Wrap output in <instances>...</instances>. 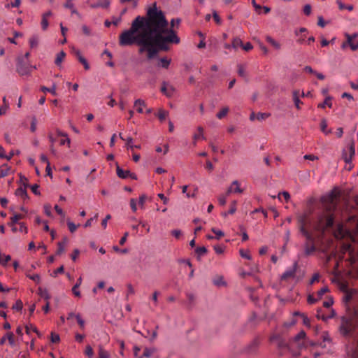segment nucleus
Returning <instances> with one entry per match:
<instances>
[{"label":"nucleus","mask_w":358,"mask_h":358,"mask_svg":"<svg viewBox=\"0 0 358 358\" xmlns=\"http://www.w3.org/2000/svg\"><path fill=\"white\" fill-rule=\"evenodd\" d=\"M24 216L21 214H15L13 217H10V222L13 224H19L18 221L22 219Z\"/></svg>","instance_id":"nucleus-38"},{"label":"nucleus","mask_w":358,"mask_h":358,"mask_svg":"<svg viewBox=\"0 0 358 358\" xmlns=\"http://www.w3.org/2000/svg\"><path fill=\"white\" fill-rule=\"evenodd\" d=\"M334 236L338 239L347 238L352 242L358 241V222L353 233L350 232L343 225L338 224L334 231Z\"/></svg>","instance_id":"nucleus-2"},{"label":"nucleus","mask_w":358,"mask_h":358,"mask_svg":"<svg viewBox=\"0 0 358 358\" xmlns=\"http://www.w3.org/2000/svg\"><path fill=\"white\" fill-rule=\"evenodd\" d=\"M293 100L295 104V106L297 109H300V103L301 101L299 99V92L297 90H295L293 92Z\"/></svg>","instance_id":"nucleus-23"},{"label":"nucleus","mask_w":358,"mask_h":358,"mask_svg":"<svg viewBox=\"0 0 358 358\" xmlns=\"http://www.w3.org/2000/svg\"><path fill=\"white\" fill-rule=\"evenodd\" d=\"M306 337V332L304 331H301L294 338V341L296 343H299L301 340H304ZM299 345L300 346L301 344L299 343Z\"/></svg>","instance_id":"nucleus-30"},{"label":"nucleus","mask_w":358,"mask_h":358,"mask_svg":"<svg viewBox=\"0 0 358 358\" xmlns=\"http://www.w3.org/2000/svg\"><path fill=\"white\" fill-rule=\"evenodd\" d=\"M326 106L329 108L332 107L331 97L329 96L325 98L323 103L318 104V107L321 108H324Z\"/></svg>","instance_id":"nucleus-24"},{"label":"nucleus","mask_w":358,"mask_h":358,"mask_svg":"<svg viewBox=\"0 0 358 358\" xmlns=\"http://www.w3.org/2000/svg\"><path fill=\"white\" fill-rule=\"evenodd\" d=\"M193 138H194V143H193L194 145H196V141H198L199 139H205V136L203 135V129L202 127H198V132L193 136Z\"/></svg>","instance_id":"nucleus-15"},{"label":"nucleus","mask_w":358,"mask_h":358,"mask_svg":"<svg viewBox=\"0 0 358 358\" xmlns=\"http://www.w3.org/2000/svg\"><path fill=\"white\" fill-rule=\"evenodd\" d=\"M20 225L19 231L27 234L28 231L27 227L25 226V224L23 222H20L18 224Z\"/></svg>","instance_id":"nucleus-64"},{"label":"nucleus","mask_w":358,"mask_h":358,"mask_svg":"<svg viewBox=\"0 0 358 358\" xmlns=\"http://www.w3.org/2000/svg\"><path fill=\"white\" fill-rule=\"evenodd\" d=\"M134 107L136 108V110L139 113L143 112V108L145 107V102L144 100L138 99L134 101Z\"/></svg>","instance_id":"nucleus-13"},{"label":"nucleus","mask_w":358,"mask_h":358,"mask_svg":"<svg viewBox=\"0 0 358 358\" xmlns=\"http://www.w3.org/2000/svg\"><path fill=\"white\" fill-rule=\"evenodd\" d=\"M126 141H127V149H133L134 148H138V149L141 148V145H132L133 139H132L131 137H128L126 139Z\"/></svg>","instance_id":"nucleus-35"},{"label":"nucleus","mask_w":358,"mask_h":358,"mask_svg":"<svg viewBox=\"0 0 358 358\" xmlns=\"http://www.w3.org/2000/svg\"><path fill=\"white\" fill-rule=\"evenodd\" d=\"M239 253H240V255L243 257V258H245L247 259H251V255L250 254V252L249 250H245L243 249H241L239 250Z\"/></svg>","instance_id":"nucleus-40"},{"label":"nucleus","mask_w":358,"mask_h":358,"mask_svg":"<svg viewBox=\"0 0 358 358\" xmlns=\"http://www.w3.org/2000/svg\"><path fill=\"white\" fill-rule=\"evenodd\" d=\"M299 222L300 223V231L301 233L308 240L311 238L310 235L309 233L306 231L305 229V224H306V216H301L299 219Z\"/></svg>","instance_id":"nucleus-9"},{"label":"nucleus","mask_w":358,"mask_h":358,"mask_svg":"<svg viewBox=\"0 0 358 358\" xmlns=\"http://www.w3.org/2000/svg\"><path fill=\"white\" fill-rule=\"evenodd\" d=\"M116 173L119 178L122 179H126L129 178L130 175V171L128 170H123L121 169L117 164L116 168Z\"/></svg>","instance_id":"nucleus-12"},{"label":"nucleus","mask_w":358,"mask_h":358,"mask_svg":"<svg viewBox=\"0 0 358 358\" xmlns=\"http://www.w3.org/2000/svg\"><path fill=\"white\" fill-rule=\"evenodd\" d=\"M6 339H8L9 344L10 346H14L15 345L14 334L13 332L10 331L6 334Z\"/></svg>","instance_id":"nucleus-34"},{"label":"nucleus","mask_w":358,"mask_h":358,"mask_svg":"<svg viewBox=\"0 0 358 358\" xmlns=\"http://www.w3.org/2000/svg\"><path fill=\"white\" fill-rule=\"evenodd\" d=\"M307 31H308V30L305 27H301L300 29H296L294 31V34H295L296 36L298 38L296 42L299 44L304 43L306 38V35L303 34L306 33Z\"/></svg>","instance_id":"nucleus-6"},{"label":"nucleus","mask_w":358,"mask_h":358,"mask_svg":"<svg viewBox=\"0 0 358 358\" xmlns=\"http://www.w3.org/2000/svg\"><path fill=\"white\" fill-rule=\"evenodd\" d=\"M243 189L240 187V183L238 180H234L232 182L231 186L227 189V194L231 193H242Z\"/></svg>","instance_id":"nucleus-10"},{"label":"nucleus","mask_w":358,"mask_h":358,"mask_svg":"<svg viewBox=\"0 0 358 358\" xmlns=\"http://www.w3.org/2000/svg\"><path fill=\"white\" fill-rule=\"evenodd\" d=\"M168 21L163 12L155 3L147 10V16H137L131 22V27L124 30L119 36L121 46L136 44L139 52H147L148 58H153L159 50H168L169 43L178 44L180 38L176 32L168 29Z\"/></svg>","instance_id":"nucleus-1"},{"label":"nucleus","mask_w":358,"mask_h":358,"mask_svg":"<svg viewBox=\"0 0 358 358\" xmlns=\"http://www.w3.org/2000/svg\"><path fill=\"white\" fill-rule=\"evenodd\" d=\"M329 291V289L327 287H322V289H320L318 292H317V295H318V297L319 299L322 298V296Z\"/></svg>","instance_id":"nucleus-62"},{"label":"nucleus","mask_w":358,"mask_h":358,"mask_svg":"<svg viewBox=\"0 0 358 358\" xmlns=\"http://www.w3.org/2000/svg\"><path fill=\"white\" fill-rule=\"evenodd\" d=\"M67 243H68V238L66 237L64 238L62 242H59L58 243V244H57L58 245V248H57V255H61V254H62L64 252L65 246H66Z\"/></svg>","instance_id":"nucleus-16"},{"label":"nucleus","mask_w":358,"mask_h":358,"mask_svg":"<svg viewBox=\"0 0 358 358\" xmlns=\"http://www.w3.org/2000/svg\"><path fill=\"white\" fill-rule=\"evenodd\" d=\"M85 354L89 357L92 358L94 355V351L90 345H87L85 348Z\"/></svg>","instance_id":"nucleus-43"},{"label":"nucleus","mask_w":358,"mask_h":358,"mask_svg":"<svg viewBox=\"0 0 358 358\" xmlns=\"http://www.w3.org/2000/svg\"><path fill=\"white\" fill-rule=\"evenodd\" d=\"M27 334H30L31 331L37 334L38 337L41 336V334L38 331L37 328L32 324L29 323L25 326Z\"/></svg>","instance_id":"nucleus-17"},{"label":"nucleus","mask_w":358,"mask_h":358,"mask_svg":"<svg viewBox=\"0 0 358 358\" xmlns=\"http://www.w3.org/2000/svg\"><path fill=\"white\" fill-rule=\"evenodd\" d=\"M155 350V348H145L142 357L140 358L150 357L154 353Z\"/></svg>","instance_id":"nucleus-39"},{"label":"nucleus","mask_w":358,"mask_h":358,"mask_svg":"<svg viewBox=\"0 0 358 358\" xmlns=\"http://www.w3.org/2000/svg\"><path fill=\"white\" fill-rule=\"evenodd\" d=\"M81 283H82V278L80 277L78 279L76 284L72 288V292H73V294L76 296H80V292L78 290V288L80 286Z\"/></svg>","instance_id":"nucleus-21"},{"label":"nucleus","mask_w":358,"mask_h":358,"mask_svg":"<svg viewBox=\"0 0 358 358\" xmlns=\"http://www.w3.org/2000/svg\"><path fill=\"white\" fill-rule=\"evenodd\" d=\"M67 225L69 227V229L71 233H73L77 229L79 225H76L72 221L70 220H67Z\"/></svg>","instance_id":"nucleus-41"},{"label":"nucleus","mask_w":358,"mask_h":358,"mask_svg":"<svg viewBox=\"0 0 358 358\" xmlns=\"http://www.w3.org/2000/svg\"><path fill=\"white\" fill-rule=\"evenodd\" d=\"M266 41L268 42L275 49L280 50V44L275 41L273 38H272L271 36L266 37Z\"/></svg>","instance_id":"nucleus-28"},{"label":"nucleus","mask_w":358,"mask_h":358,"mask_svg":"<svg viewBox=\"0 0 358 358\" xmlns=\"http://www.w3.org/2000/svg\"><path fill=\"white\" fill-rule=\"evenodd\" d=\"M333 223H334V217H332V215H328L327 219H326V227H329L333 225Z\"/></svg>","instance_id":"nucleus-56"},{"label":"nucleus","mask_w":358,"mask_h":358,"mask_svg":"<svg viewBox=\"0 0 358 358\" xmlns=\"http://www.w3.org/2000/svg\"><path fill=\"white\" fill-rule=\"evenodd\" d=\"M281 194L283 196V197H284L285 200L286 201V202H288L289 201V199H290V194H289L288 192L284 191V192H282L281 193H279L278 196V198L279 199H280V195Z\"/></svg>","instance_id":"nucleus-52"},{"label":"nucleus","mask_w":358,"mask_h":358,"mask_svg":"<svg viewBox=\"0 0 358 358\" xmlns=\"http://www.w3.org/2000/svg\"><path fill=\"white\" fill-rule=\"evenodd\" d=\"M196 252L199 255H203L207 252V250L205 247H199L196 249Z\"/></svg>","instance_id":"nucleus-58"},{"label":"nucleus","mask_w":358,"mask_h":358,"mask_svg":"<svg viewBox=\"0 0 358 358\" xmlns=\"http://www.w3.org/2000/svg\"><path fill=\"white\" fill-rule=\"evenodd\" d=\"M227 195V194L226 195H220L218 197V201L220 205L224 206L226 204Z\"/></svg>","instance_id":"nucleus-55"},{"label":"nucleus","mask_w":358,"mask_h":358,"mask_svg":"<svg viewBox=\"0 0 358 358\" xmlns=\"http://www.w3.org/2000/svg\"><path fill=\"white\" fill-rule=\"evenodd\" d=\"M15 194L17 196H27V192H26L25 189H24L22 187H20L16 189Z\"/></svg>","instance_id":"nucleus-50"},{"label":"nucleus","mask_w":358,"mask_h":358,"mask_svg":"<svg viewBox=\"0 0 358 358\" xmlns=\"http://www.w3.org/2000/svg\"><path fill=\"white\" fill-rule=\"evenodd\" d=\"M147 196L145 194H141L138 199V204L141 208H144L145 203L146 201Z\"/></svg>","instance_id":"nucleus-44"},{"label":"nucleus","mask_w":358,"mask_h":358,"mask_svg":"<svg viewBox=\"0 0 358 358\" xmlns=\"http://www.w3.org/2000/svg\"><path fill=\"white\" fill-rule=\"evenodd\" d=\"M324 207L328 212L334 210L337 205V195L335 192H331L329 194L325 196L322 199Z\"/></svg>","instance_id":"nucleus-3"},{"label":"nucleus","mask_w":358,"mask_h":358,"mask_svg":"<svg viewBox=\"0 0 358 358\" xmlns=\"http://www.w3.org/2000/svg\"><path fill=\"white\" fill-rule=\"evenodd\" d=\"M297 268V263L295 262L292 266V268H290L285 271L281 275L282 280H287L289 278L294 277V274L296 271Z\"/></svg>","instance_id":"nucleus-8"},{"label":"nucleus","mask_w":358,"mask_h":358,"mask_svg":"<svg viewBox=\"0 0 358 358\" xmlns=\"http://www.w3.org/2000/svg\"><path fill=\"white\" fill-rule=\"evenodd\" d=\"M72 1L73 0H67L64 4V7L71 9L72 14L79 15L77 10L74 8V5L72 3Z\"/></svg>","instance_id":"nucleus-25"},{"label":"nucleus","mask_w":358,"mask_h":358,"mask_svg":"<svg viewBox=\"0 0 358 358\" xmlns=\"http://www.w3.org/2000/svg\"><path fill=\"white\" fill-rule=\"evenodd\" d=\"M215 252L217 255L223 254L225 251L226 247L224 245H217L213 247Z\"/></svg>","instance_id":"nucleus-36"},{"label":"nucleus","mask_w":358,"mask_h":358,"mask_svg":"<svg viewBox=\"0 0 358 358\" xmlns=\"http://www.w3.org/2000/svg\"><path fill=\"white\" fill-rule=\"evenodd\" d=\"M49 23L48 19H45V17H42L41 20V27L43 30H46L48 27Z\"/></svg>","instance_id":"nucleus-60"},{"label":"nucleus","mask_w":358,"mask_h":358,"mask_svg":"<svg viewBox=\"0 0 358 358\" xmlns=\"http://www.w3.org/2000/svg\"><path fill=\"white\" fill-rule=\"evenodd\" d=\"M79 62L84 66L85 70L90 69V65L85 57H80Z\"/></svg>","instance_id":"nucleus-59"},{"label":"nucleus","mask_w":358,"mask_h":358,"mask_svg":"<svg viewBox=\"0 0 358 358\" xmlns=\"http://www.w3.org/2000/svg\"><path fill=\"white\" fill-rule=\"evenodd\" d=\"M355 147L352 144L347 150L343 151V158L346 163L351 162L353 157L355 156Z\"/></svg>","instance_id":"nucleus-5"},{"label":"nucleus","mask_w":358,"mask_h":358,"mask_svg":"<svg viewBox=\"0 0 358 358\" xmlns=\"http://www.w3.org/2000/svg\"><path fill=\"white\" fill-rule=\"evenodd\" d=\"M38 38L36 36H34L30 38L29 44H30L31 48H33L34 47H36L38 45Z\"/></svg>","instance_id":"nucleus-42"},{"label":"nucleus","mask_w":358,"mask_h":358,"mask_svg":"<svg viewBox=\"0 0 358 358\" xmlns=\"http://www.w3.org/2000/svg\"><path fill=\"white\" fill-rule=\"evenodd\" d=\"M355 247L350 243H344L341 248V252L343 255L348 253L350 264H354L358 259V250L357 252H355Z\"/></svg>","instance_id":"nucleus-4"},{"label":"nucleus","mask_w":358,"mask_h":358,"mask_svg":"<svg viewBox=\"0 0 358 358\" xmlns=\"http://www.w3.org/2000/svg\"><path fill=\"white\" fill-rule=\"evenodd\" d=\"M171 60L166 57H162L159 59V66L164 69H168Z\"/></svg>","instance_id":"nucleus-26"},{"label":"nucleus","mask_w":358,"mask_h":358,"mask_svg":"<svg viewBox=\"0 0 358 358\" xmlns=\"http://www.w3.org/2000/svg\"><path fill=\"white\" fill-rule=\"evenodd\" d=\"M38 294L42 297L44 298L47 301L50 298V294L48 293V291L46 289H43L41 287H39L38 289Z\"/></svg>","instance_id":"nucleus-22"},{"label":"nucleus","mask_w":358,"mask_h":358,"mask_svg":"<svg viewBox=\"0 0 358 358\" xmlns=\"http://www.w3.org/2000/svg\"><path fill=\"white\" fill-rule=\"evenodd\" d=\"M41 90L43 92H50L54 96L57 95L56 85L55 83L52 84V86L50 88L43 86L41 88Z\"/></svg>","instance_id":"nucleus-27"},{"label":"nucleus","mask_w":358,"mask_h":358,"mask_svg":"<svg viewBox=\"0 0 358 358\" xmlns=\"http://www.w3.org/2000/svg\"><path fill=\"white\" fill-rule=\"evenodd\" d=\"M271 116L270 113H257V120L259 121L264 120Z\"/></svg>","instance_id":"nucleus-37"},{"label":"nucleus","mask_w":358,"mask_h":358,"mask_svg":"<svg viewBox=\"0 0 358 358\" xmlns=\"http://www.w3.org/2000/svg\"><path fill=\"white\" fill-rule=\"evenodd\" d=\"M99 358H109L110 354L108 351L105 350L103 347L99 346Z\"/></svg>","instance_id":"nucleus-32"},{"label":"nucleus","mask_w":358,"mask_h":358,"mask_svg":"<svg viewBox=\"0 0 358 358\" xmlns=\"http://www.w3.org/2000/svg\"><path fill=\"white\" fill-rule=\"evenodd\" d=\"M228 112H229V108L224 107V108H222L220 110V111L217 113L216 117L218 119H222L227 115Z\"/></svg>","instance_id":"nucleus-33"},{"label":"nucleus","mask_w":358,"mask_h":358,"mask_svg":"<svg viewBox=\"0 0 358 358\" xmlns=\"http://www.w3.org/2000/svg\"><path fill=\"white\" fill-rule=\"evenodd\" d=\"M320 129L325 135H329L332 132L331 129H327V122L324 118L321 120Z\"/></svg>","instance_id":"nucleus-14"},{"label":"nucleus","mask_w":358,"mask_h":358,"mask_svg":"<svg viewBox=\"0 0 358 358\" xmlns=\"http://www.w3.org/2000/svg\"><path fill=\"white\" fill-rule=\"evenodd\" d=\"M130 206L133 212H136L137 210V205L136 200L135 199H130Z\"/></svg>","instance_id":"nucleus-57"},{"label":"nucleus","mask_w":358,"mask_h":358,"mask_svg":"<svg viewBox=\"0 0 358 358\" xmlns=\"http://www.w3.org/2000/svg\"><path fill=\"white\" fill-rule=\"evenodd\" d=\"M23 304L20 300L16 301V302L13 306V309L15 310H21L22 309Z\"/></svg>","instance_id":"nucleus-45"},{"label":"nucleus","mask_w":358,"mask_h":358,"mask_svg":"<svg viewBox=\"0 0 358 358\" xmlns=\"http://www.w3.org/2000/svg\"><path fill=\"white\" fill-rule=\"evenodd\" d=\"M44 208V213L45 214L48 216V217H51L52 216V213H51V206L49 205V204H45L43 207Z\"/></svg>","instance_id":"nucleus-54"},{"label":"nucleus","mask_w":358,"mask_h":358,"mask_svg":"<svg viewBox=\"0 0 358 358\" xmlns=\"http://www.w3.org/2000/svg\"><path fill=\"white\" fill-rule=\"evenodd\" d=\"M27 276L29 279L35 281L36 283H39L40 281H41V277H40V275L38 274H34V275L27 274Z\"/></svg>","instance_id":"nucleus-48"},{"label":"nucleus","mask_w":358,"mask_h":358,"mask_svg":"<svg viewBox=\"0 0 358 358\" xmlns=\"http://www.w3.org/2000/svg\"><path fill=\"white\" fill-rule=\"evenodd\" d=\"M9 109V105H2L0 107V115H5Z\"/></svg>","instance_id":"nucleus-61"},{"label":"nucleus","mask_w":358,"mask_h":358,"mask_svg":"<svg viewBox=\"0 0 358 358\" xmlns=\"http://www.w3.org/2000/svg\"><path fill=\"white\" fill-rule=\"evenodd\" d=\"M11 259V257L9 255H3L2 259L1 260L0 264L2 265H6L10 260Z\"/></svg>","instance_id":"nucleus-53"},{"label":"nucleus","mask_w":358,"mask_h":358,"mask_svg":"<svg viewBox=\"0 0 358 358\" xmlns=\"http://www.w3.org/2000/svg\"><path fill=\"white\" fill-rule=\"evenodd\" d=\"M187 185H184L182 187V192L185 194L187 198H194L196 196L198 189L195 188L192 193H187Z\"/></svg>","instance_id":"nucleus-18"},{"label":"nucleus","mask_w":358,"mask_h":358,"mask_svg":"<svg viewBox=\"0 0 358 358\" xmlns=\"http://www.w3.org/2000/svg\"><path fill=\"white\" fill-rule=\"evenodd\" d=\"M211 231L216 235L215 238L217 240L224 236V232L222 230L213 228Z\"/></svg>","instance_id":"nucleus-46"},{"label":"nucleus","mask_w":358,"mask_h":358,"mask_svg":"<svg viewBox=\"0 0 358 358\" xmlns=\"http://www.w3.org/2000/svg\"><path fill=\"white\" fill-rule=\"evenodd\" d=\"M214 20L215 21V22L217 24H220L222 23V20L221 18L220 17V16L218 15L217 13L216 10H213V15H212Z\"/></svg>","instance_id":"nucleus-49"},{"label":"nucleus","mask_w":358,"mask_h":358,"mask_svg":"<svg viewBox=\"0 0 358 358\" xmlns=\"http://www.w3.org/2000/svg\"><path fill=\"white\" fill-rule=\"evenodd\" d=\"M66 57V53L64 51L59 52L56 57L55 63L57 66H61L62 62Z\"/></svg>","instance_id":"nucleus-20"},{"label":"nucleus","mask_w":358,"mask_h":358,"mask_svg":"<svg viewBox=\"0 0 358 358\" xmlns=\"http://www.w3.org/2000/svg\"><path fill=\"white\" fill-rule=\"evenodd\" d=\"M37 120L35 117H32L30 129L31 132H35L36 130Z\"/></svg>","instance_id":"nucleus-51"},{"label":"nucleus","mask_w":358,"mask_h":358,"mask_svg":"<svg viewBox=\"0 0 358 358\" xmlns=\"http://www.w3.org/2000/svg\"><path fill=\"white\" fill-rule=\"evenodd\" d=\"M161 91L166 96L171 97L174 94L176 90L173 86L169 85L166 83H164L161 88Z\"/></svg>","instance_id":"nucleus-7"},{"label":"nucleus","mask_w":358,"mask_h":358,"mask_svg":"<svg viewBox=\"0 0 358 358\" xmlns=\"http://www.w3.org/2000/svg\"><path fill=\"white\" fill-rule=\"evenodd\" d=\"M357 36L358 34L357 33L352 34H345V36L347 38V43L350 45V48L352 44H356L353 42V39L357 38Z\"/></svg>","instance_id":"nucleus-29"},{"label":"nucleus","mask_w":358,"mask_h":358,"mask_svg":"<svg viewBox=\"0 0 358 358\" xmlns=\"http://www.w3.org/2000/svg\"><path fill=\"white\" fill-rule=\"evenodd\" d=\"M242 45H243V42L241 38H235L233 39L232 43H231L232 48H234V50H236L239 47H242Z\"/></svg>","instance_id":"nucleus-31"},{"label":"nucleus","mask_w":358,"mask_h":358,"mask_svg":"<svg viewBox=\"0 0 358 358\" xmlns=\"http://www.w3.org/2000/svg\"><path fill=\"white\" fill-rule=\"evenodd\" d=\"M65 138L64 139H62L60 141V145H65L66 143L67 144L68 147L69 148L70 147V145H71V140L70 138L68 137V135L66 136H64Z\"/></svg>","instance_id":"nucleus-63"},{"label":"nucleus","mask_w":358,"mask_h":358,"mask_svg":"<svg viewBox=\"0 0 358 358\" xmlns=\"http://www.w3.org/2000/svg\"><path fill=\"white\" fill-rule=\"evenodd\" d=\"M10 171V168L7 164H3L0 166V178H4L8 176Z\"/></svg>","instance_id":"nucleus-19"},{"label":"nucleus","mask_w":358,"mask_h":358,"mask_svg":"<svg viewBox=\"0 0 358 358\" xmlns=\"http://www.w3.org/2000/svg\"><path fill=\"white\" fill-rule=\"evenodd\" d=\"M168 115V112L164 110H159L158 113V117L161 121H163L166 119Z\"/></svg>","instance_id":"nucleus-47"},{"label":"nucleus","mask_w":358,"mask_h":358,"mask_svg":"<svg viewBox=\"0 0 358 358\" xmlns=\"http://www.w3.org/2000/svg\"><path fill=\"white\" fill-rule=\"evenodd\" d=\"M110 1L109 0H101L97 3H94L90 5V7L92 8H107L110 6Z\"/></svg>","instance_id":"nucleus-11"}]
</instances>
